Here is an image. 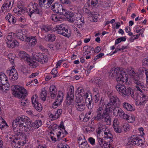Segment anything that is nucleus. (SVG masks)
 <instances>
[{"label":"nucleus","mask_w":148,"mask_h":148,"mask_svg":"<svg viewBox=\"0 0 148 148\" xmlns=\"http://www.w3.org/2000/svg\"><path fill=\"white\" fill-rule=\"evenodd\" d=\"M10 84H9L8 82H4V84L1 83L0 85V92H6V90H9Z\"/></svg>","instance_id":"5701e85b"},{"label":"nucleus","mask_w":148,"mask_h":148,"mask_svg":"<svg viewBox=\"0 0 148 148\" xmlns=\"http://www.w3.org/2000/svg\"><path fill=\"white\" fill-rule=\"evenodd\" d=\"M83 10L84 13L89 14L90 16H92L94 15L93 13L92 12H91L88 8H86L85 6L83 7Z\"/></svg>","instance_id":"c9c22d12"},{"label":"nucleus","mask_w":148,"mask_h":148,"mask_svg":"<svg viewBox=\"0 0 148 148\" xmlns=\"http://www.w3.org/2000/svg\"><path fill=\"white\" fill-rule=\"evenodd\" d=\"M85 102L86 106L88 109L93 108V102L92 97L90 96L85 99Z\"/></svg>","instance_id":"b1692460"},{"label":"nucleus","mask_w":148,"mask_h":148,"mask_svg":"<svg viewBox=\"0 0 148 148\" xmlns=\"http://www.w3.org/2000/svg\"><path fill=\"white\" fill-rule=\"evenodd\" d=\"M43 6H40L39 4L34 3L31 5V7L29 9L28 15L31 17L33 14H37L38 16H41L44 13V12L41 7Z\"/></svg>","instance_id":"423d86ee"},{"label":"nucleus","mask_w":148,"mask_h":148,"mask_svg":"<svg viewBox=\"0 0 148 148\" xmlns=\"http://www.w3.org/2000/svg\"><path fill=\"white\" fill-rule=\"evenodd\" d=\"M110 101L107 104L109 111H112L113 108L117 106V103L119 102V99L116 95L110 96Z\"/></svg>","instance_id":"9d476101"},{"label":"nucleus","mask_w":148,"mask_h":148,"mask_svg":"<svg viewBox=\"0 0 148 148\" xmlns=\"http://www.w3.org/2000/svg\"><path fill=\"white\" fill-rule=\"evenodd\" d=\"M84 18L82 16H79V18H77L75 24L77 25V26L79 28H81L82 27L84 23Z\"/></svg>","instance_id":"393cba45"},{"label":"nucleus","mask_w":148,"mask_h":148,"mask_svg":"<svg viewBox=\"0 0 148 148\" xmlns=\"http://www.w3.org/2000/svg\"><path fill=\"white\" fill-rule=\"evenodd\" d=\"M104 55V53H100L96 56L93 60L94 61H96L99 58H101Z\"/></svg>","instance_id":"338daca9"},{"label":"nucleus","mask_w":148,"mask_h":148,"mask_svg":"<svg viewBox=\"0 0 148 148\" xmlns=\"http://www.w3.org/2000/svg\"><path fill=\"white\" fill-rule=\"evenodd\" d=\"M104 138H105L110 139L109 143H111L113 141V136L111 133V132L109 130H107V131L104 133Z\"/></svg>","instance_id":"bb28decb"},{"label":"nucleus","mask_w":148,"mask_h":148,"mask_svg":"<svg viewBox=\"0 0 148 148\" xmlns=\"http://www.w3.org/2000/svg\"><path fill=\"white\" fill-rule=\"evenodd\" d=\"M74 98V92H68L67 94L66 103L67 105H70L73 101Z\"/></svg>","instance_id":"aec40b11"},{"label":"nucleus","mask_w":148,"mask_h":148,"mask_svg":"<svg viewBox=\"0 0 148 148\" xmlns=\"http://www.w3.org/2000/svg\"><path fill=\"white\" fill-rule=\"evenodd\" d=\"M147 97L144 94H142L140 96V98L136 101V103L137 106L142 105H144L146 102Z\"/></svg>","instance_id":"a211bd4d"},{"label":"nucleus","mask_w":148,"mask_h":148,"mask_svg":"<svg viewBox=\"0 0 148 148\" xmlns=\"http://www.w3.org/2000/svg\"><path fill=\"white\" fill-rule=\"evenodd\" d=\"M140 34L132 36L130 38V42H132L134 40L138 38Z\"/></svg>","instance_id":"4d7b16f0"},{"label":"nucleus","mask_w":148,"mask_h":148,"mask_svg":"<svg viewBox=\"0 0 148 148\" xmlns=\"http://www.w3.org/2000/svg\"><path fill=\"white\" fill-rule=\"evenodd\" d=\"M12 142V145L16 148L20 147L22 143L20 140H18V139L16 138L15 139L13 140Z\"/></svg>","instance_id":"473e14b6"},{"label":"nucleus","mask_w":148,"mask_h":148,"mask_svg":"<svg viewBox=\"0 0 148 148\" xmlns=\"http://www.w3.org/2000/svg\"><path fill=\"white\" fill-rule=\"evenodd\" d=\"M19 56L21 59L26 60L27 64L32 68H35L36 67L37 64L36 62L32 60L29 55L25 51H21L19 54Z\"/></svg>","instance_id":"0eeeda50"},{"label":"nucleus","mask_w":148,"mask_h":148,"mask_svg":"<svg viewBox=\"0 0 148 148\" xmlns=\"http://www.w3.org/2000/svg\"><path fill=\"white\" fill-rule=\"evenodd\" d=\"M57 148H69V147L67 145H65L62 144H59L58 145Z\"/></svg>","instance_id":"864d4df0"},{"label":"nucleus","mask_w":148,"mask_h":148,"mask_svg":"<svg viewBox=\"0 0 148 148\" xmlns=\"http://www.w3.org/2000/svg\"><path fill=\"white\" fill-rule=\"evenodd\" d=\"M51 19L55 22H56L58 21H59V18L56 15V14H52L51 16Z\"/></svg>","instance_id":"680f3d73"},{"label":"nucleus","mask_w":148,"mask_h":148,"mask_svg":"<svg viewBox=\"0 0 148 148\" xmlns=\"http://www.w3.org/2000/svg\"><path fill=\"white\" fill-rule=\"evenodd\" d=\"M47 38L49 41H53L55 39L56 36L53 34H49L47 36Z\"/></svg>","instance_id":"a18cd8bd"},{"label":"nucleus","mask_w":148,"mask_h":148,"mask_svg":"<svg viewBox=\"0 0 148 148\" xmlns=\"http://www.w3.org/2000/svg\"><path fill=\"white\" fill-rule=\"evenodd\" d=\"M119 110H118V115H116L117 116H119L122 117V115L124 114V111L120 108H119Z\"/></svg>","instance_id":"13d9d810"},{"label":"nucleus","mask_w":148,"mask_h":148,"mask_svg":"<svg viewBox=\"0 0 148 148\" xmlns=\"http://www.w3.org/2000/svg\"><path fill=\"white\" fill-rule=\"evenodd\" d=\"M8 82V78L3 72H0V85L1 84H4V82Z\"/></svg>","instance_id":"c85d7f7f"},{"label":"nucleus","mask_w":148,"mask_h":148,"mask_svg":"<svg viewBox=\"0 0 148 148\" xmlns=\"http://www.w3.org/2000/svg\"><path fill=\"white\" fill-rule=\"evenodd\" d=\"M24 29L19 30L16 32V35L17 37L22 41H25L27 35L25 33Z\"/></svg>","instance_id":"4468645a"},{"label":"nucleus","mask_w":148,"mask_h":148,"mask_svg":"<svg viewBox=\"0 0 148 148\" xmlns=\"http://www.w3.org/2000/svg\"><path fill=\"white\" fill-rule=\"evenodd\" d=\"M35 38L36 36L32 37L29 36L28 37L27 36L25 40V41L29 42V44L31 45L32 47H33L36 42V40Z\"/></svg>","instance_id":"4be33fe9"},{"label":"nucleus","mask_w":148,"mask_h":148,"mask_svg":"<svg viewBox=\"0 0 148 148\" xmlns=\"http://www.w3.org/2000/svg\"><path fill=\"white\" fill-rule=\"evenodd\" d=\"M30 121V119L26 116H20L13 121L12 123V127L15 128L19 125L25 128L29 129Z\"/></svg>","instance_id":"7ed1b4c3"},{"label":"nucleus","mask_w":148,"mask_h":148,"mask_svg":"<svg viewBox=\"0 0 148 148\" xmlns=\"http://www.w3.org/2000/svg\"><path fill=\"white\" fill-rule=\"evenodd\" d=\"M79 95V96H81L82 97H84V98L86 99V98H88L89 96H88V93L86 92L85 93L84 90V91H83L80 93Z\"/></svg>","instance_id":"09e8293b"},{"label":"nucleus","mask_w":148,"mask_h":148,"mask_svg":"<svg viewBox=\"0 0 148 148\" xmlns=\"http://www.w3.org/2000/svg\"><path fill=\"white\" fill-rule=\"evenodd\" d=\"M15 56L14 54L12 53H10L8 55V58L12 64L14 63V61L15 58Z\"/></svg>","instance_id":"a19ab883"},{"label":"nucleus","mask_w":148,"mask_h":148,"mask_svg":"<svg viewBox=\"0 0 148 148\" xmlns=\"http://www.w3.org/2000/svg\"><path fill=\"white\" fill-rule=\"evenodd\" d=\"M47 96V91L45 90H42L40 93V97L42 100L45 101Z\"/></svg>","instance_id":"f704fd0d"},{"label":"nucleus","mask_w":148,"mask_h":148,"mask_svg":"<svg viewBox=\"0 0 148 148\" xmlns=\"http://www.w3.org/2000/svg\"><path fill=\"white\" fill-rule=\"evenodd\" d=\"M30 124L29 129L32 127L35 129H37L42 125V122L40 120H36L34 122H32L30 121Z\"/></svg>","instance_id":"6ab92c4d"},{"label":"nucleus","mask_w":148,"mask_h":148,"mask_svg":"<svg viewBox=\"0 0 148 148\" xmlns=\"http://www.w3.org/2000/svg\"><path fill=\"white\" fill-rule=\"evenodd\" d=\"M14 88V89H12L13 95L18 98L23 99L21 102V105L23 106L28 105V103L27 100L24 99L27 95L26 89L19 86H15Z\"/></svg>","instance_id":"f03ea898"},{"label":"nucleus","mask_w":148,"mask_h":148,"mask_svg":"<svg viewBox=\"0 0 148 148\" xmlns=\"http://www.w3.org/2000/svg\"><path fill=\"white\" fill-rule=\"evenodd\" d=\"M79 17L77 14H75L72 17L70 18L69 21L71 22L74 23L75 24L77 21V18H79Z\"/></svg>","instance_id":"ea45409f"},{"label":"nucleus","mask_w":148,"mask_h":148,"mask_svg":"<svg viewBox=\"0 0 148 148\" xmlns=\"http://www.w3.org/2000/svg\"><path fill=\"white\" fill-rule=\"evenodd\" d=\"M98 3L97 0H88V4L89 6H95Z\"/></svg>","instance_id":"4c0bfd02"},{"label":"nucleus","mask_w":148,"mask_h":148,"mask_svg":"<svg viewBox=\"0 0 148 148\" xmlns=\"http://www.w3.org/2000/svg\"><path fill=\"white\" fill-rule=\"evenodd\" d=\"M6 43L8 46L12 48L15 47L16 46H18V42L15 40H12L11 42H6Z\"/></svg>","instance_id":"2f4dec72"},{"label":"nucleus","mask_w":148,"mask_h":148,"mask_svg":"<svg viewBox=\"0 0 148 148\" xmlns=\"http://www.w3.org/2000/svg\"><path fill=\"white\" fill-rule=\"evenodd\" d=\"M33 59L42 64L47 62L48 60L47 56L45 53H36L34 56Z\"/></svg>","instance_id":"9b49d317"},{"label":"nucleus","mask_w":148,"mask_h":148,"mask_svg":"<svg viewBox=\"0 0 148 148\" xmlns=\"http://www.w3.org/2000/svg\"><path fill=\"white\" fill-rule=\"evenodd\" d=\"M13 127L14 134L18 136L22 135L24 133L23 131L26 129V128H25L19 125L17 126V127L15 128H14Z\"/></svg>","instance_id":"f3484780"},{"label":"nucleus","mask_w":148,"mask_h":148,"mask_svg":"<svg viewBox=\"0 0 148 148\" xmlns=\"http://www.w3.org/2000/svg\"><path fill=\"white\" fill-rule=\"evenodd\" d=\"M110 75L112 78H115L117 82L123 84L125 82L126 84L129 85V82L128 80V76L125 72L121 70L120 68H113L110 71ZM120 84L119 83L116 86L115 88L117 90L119 91L120 95L124 97L127 96L128 98L129 95L128 93L129 91V87L127 86V88L124 85Z\"/></svg>","instance_id":"f257e3e1"},{"label":"nucleus","mask_w":148,"mask_h":148,"mask_svg":"<svg viewBox=\"0 0 148 148\" xmlns=\"http://www.w3.org/2000/svg\"><path fill=\"white\" fill-rule=\"evenodd\" d=\"M51 8L54 12L56 13H58L60 15H62L66 14L64 10L62 5L59 3L55 2L53 3L51 6Z\"/></svg>","instance_id":"1a4fd4ad"},{"label":"nucleus","mask_w":148,"mask_h":148,"mask_svg":"<svg viewBox=\"0 0 148 148\" xmlns=\"http://www.w3.org/2000/svg\"><path fill=\"white\" fill-rule=\"evenodd\" d=\"M85 103L84 102H82L81 103L76 104V107L77 110L80 112L83 111L86 108Z\"/></svg>","instance_id":"cd10ccee"},{"label":"nucleus","mask_w":148,"mask_h":148,"mask_svg":"<svg viewBox=\"0 0 148 148\" xmlns=\"http://www.w3.org/2000/svg\"><path fill=\"white\" fill-rule=\"evenodd\" d=\"M130 104L124 102L123 104V108L127 111H130Z\"/></svg>","instance_id":"6e6d98bb"},{"label":"nucleus","mask_w":148,"mask_h":148,"mask_svg":"<svg viewBox=\"0 0 148 148\" xmlns=\"http://www.w3.org/2000/svg\"><path fill=\"white\" fill-rule=\"evenodd\" d=\"M139 136L133 135L131 137L130 140H131V142L130 143V145H132L134 146H138L140 145V141L141 139L140 138Z\"/></svg>","instance_id":"2eb2a0df"},{"label":"nucleus","mask_w":148,"mask_h":148,"mask_svg":"<svg viewBox=\"0 0 148 148\" xmlns=\"http://www.w3.org/2000/svg\"><path fill=\"white\" fill-rule=\"evenodd\" d=\"M58 73L57 70L56 69H53L51 71V74L53 75V77L55 78L56 76V74Z\"/></svg>","instance_id":"69168bd1"},{"label":"nucleus","mask_w":148,"mask_h":148,"mask_svg":"<svg viewBox=\"0 0 148 148\" xmlns=\"http://www.w3.org/2000/svg\"><path fill=\"white\" fill-rule=\"evenodd\" d=\"M54 0H39V5L43 6L44 4L45 8H49Z\"/></svg>","instance_id":"dca6fc26"},{"label":"nucleus","mask_w":148,"mask_h":148,"mask_svg":"<svg viewBox=\"0 0 148 148\" xmlns=\"http://www.w3.org/2000/svg\"><path fill=\"white\" fill-rule=\"evenodd\" d=\"M130 78L136 84V87L137 90L142 92L143 90L141 89L144 87L143 83L140 81V78L138 73L132 68L130 69Z\"/></svg>","instance_id":"20e7f679"},{"label":"nucleus","mask_w":148,"mask_h":148,"mask_svg":"<svg viewBox=\"0 0 148 148\" xmlns=\"http://www.w3.org/2000/svg\"><path fill=\"white\" fill-rule=\"evenodd\" d=\"M123 130L125 132H129L130 130V125L128 123H124L123 126Z\"/></svg>","instance_id":"58836bf2"},{"label":"nucleus","mask_w":148,"mask_h":148,"mask_svg":"<svg viewBox=\"0 0 148 148\" xmlns=\"http://www.w3.org/2000/svg\"><path fill=\"white\" fill-rule=\"evenodd\" d=\"M115 131L117 133H120L121 132V129L119 127L117 126H113Z\"/></svg>","instance_id":"052dcab7"},{"label":"nucleus","mask_w":148,"mask_h":148,"mask_svg":"<svg viewBox=\"0 0 148 148\" xmlns=\"http://www.w3.org/2000/svg\"><path fill=\"white\" fill-rule=\"evenodd\" d=\"M142 65L146 67L148 66V58L143 60L142 61Z\"/></svg>","instance_id":"5fc2aeb1"},{"label":"nucleus","mask_w":148,"mask_h":148,"mask_svg":"<svg viewBox=\"0 0 148 148\" xmlns=\"http://www.w3.org/2000/svg\"><path fill=\"white\" fill-rule=\"evenodd\" d=\"M98 144L100 145L101 147H103V141L102 138H98Z\"/></svg>","instance_id":"bf43d9fd"},{"label":"nucleus","mask_w":148,"mask_h":148,"mask_svg":"<svg viewBox=\"0 0 148 148\" xmlns=\"http://www.w3.org/2000/svg\"><path fill=\"white\" fill-rule=\"evenodd\" d=\"M98 126L99 127L96 131L97 134L99 135L102 131L105 132L107 129V127L105 125L99 124Z\"/></svg>","instance_id":"c756f323"},{"label":"nucleus","mask_w":148,"mask_h":148,"mask_svg":"<svg viewBox=\"0 0 148 148\" xmlns=\"http://www.w3.org/2000/svg\"><path fill=\"white\" fill-rule=\"evenodd\" d=\"M92 83L98 87H99L101 83V79L99 77L94 78L92 80Z\"/></svg>","instance_id":"7c9ffc66"},{"label":"nucleus","mask_w":148,"mask_h":148,"mask_svg":"<svg viewBox=\"0 0 148 148\" xmlns=\"http://www.w3.org/2000/svg\"><path fill=\"white\" fill-rule=\"evenodd\" d=\"M96 115L94 117V120L97 121H100L103 119V113H96Z\"/></svg>","instance_id":"e433bc0d"},{"label":"nucleus","mask_w":148,"mask_h":148,"mask_svg":"<svg viewBox=\"0 0 148 148\" xmlns=\"http://www.w3.org/2000/svg\"><path fill=\"white\" fill-rule=\"evenodd\" d=\"M17 72L16 69L14 68H12L11 70H8L7 71V73L8 74L9 76H10L11 75H12L13 74V73L16 72Z\"/></svg>","instance_id":"603ef678"},{"label":"nucleus","mask_w":148,"mask_h":148,"mask_svg":"<svg viewBox=\"0 0 148 148\" xmlns=\"http://www.w3.org/2000/svg\"><path fill=\"white\" fill-rule=\"evenodd\" d=\"M5 18L6 20H8L10 24L14 25L16 24V19H15V17L12 14L8 13L5 17Z\"/></svg>","instance_id":"412c9836"},{"label":"nucleus","mask_w":148,"mask_h":148,"mask_svg":"<svg viewBox=\"0 0 148 148\" xmlns=\"http://www.w3.org/2000/svg\"><path fill=\"white\" fill-rule=\"evenodd\" d=\"M9 78L11 80L14 81L17 79L18 78V73L16 72L14 74L10 75L9 76Z\"/></svg>","instance_id":"37998d69"},{"label":"nucleus","mask_w":148,"mask_h":148,"mask_svg":"<svg viewBox=\"0 0 148 148\" xmlns=\"http://www.w3.org/2000/svg\"><path fill=\"white\" fill-rule=\"evenodd\" d=\"M14 2V0H6L4 2L1 8V13L9 12L12 7Z\"/></svg>","instance_id":"6e6552de"},{"label":"nucleus","mask_w":148,"mask_h":148,"mask_svg":"<svg viewBox=\"0 0 148 148\" xmlns=\"http://www.w3.org/2000/svg\"><path fill=\"white\" fill-rule=\"evenodd\" d=\"M53 48L54 49L56 50H57L61 48L60 45L59 43H56L53 45Z\"/></svg>","instance_id":"774afa93"},{"label":"nucleus","mask_w":148,"mask_h":148,"mask_svg":"<svg viewBox=\"0 0 148 148\" xmlns=\"http://www.w3.org/2000/svg\"><path fill=\"white\" fill-rule=\"evenodd\" d=\"M54 31L57 34L68 38L71 36V32L70 30L66 28L64 24L57 25L54 28Z\"/></svg>","instance_id":"39448f33"},{"label":"nucleus","mask_w":148,"mask_h":148,"mask_svg":"<svg viewBox=\"0 0 148 148\" xmlns=\"http://www.w3.org/2000/svg\"><path fill=\"white\" fill-rule=\"evenodd\" d=\"M109 111L108 108L106 109V111L103 112V119L105 121L106 124L108 125H110L111 124V119L109 116L108 111Z\"/></svg>","instance_id":"ddd939ff"},{"label":"nucleus","mask_w":148,"mask_h":148,"mask_svg":"<svg viewBox=\"0 0 148 148\" xmlns=\"http://www.w3.org/2000/svg\"><path fill=\"white\" fill-rule=\"evenodd\" d=\"M14 35H15V33H9L6 38V40H7V42H11L12 40H14L12 36H14Z\"/></svg>","instance_id":"c03bdc74"},{"label":"nucleus","mask_w":148,"mask_h":148,"mask_svg":"<svg viewBox=\"0 0 148 148\" xmlns=\"http://www.w3.org/2000/svg\"><path fill=\"white\" fill-rule=\"evenodd\" d=\"M80 142L81 143V144L79 145V147L80 148H90L87 142L84 143L83 144V145L82 144L83 142Z\"/></svg>","instance_id":"3c124183"},{"label":"nucleus","mask_w":148,"mask_h":148,"mask_svg":"<svg viewBox=\"0 0 148 148\" xmlns=\"http://www.w3.org/2000/svg\"><path fill=\"white\" fill-rule=\"evenodd\" d=\"M37 98V95H35L32 97L31 100L35 109L38 112H40L42 110V108L41 104L38 102Z\"/></svg>","instance_id":"f8f14e48"},{"label":"nucleus","mask_w":148,"mask_h":148,"mask_svg":"<svg viewBox=\"0 0 148 148\" xmlns=\"http://www.w3.org/2000/svg\"><path fill=\"white\" fill-rule=\"evenodd\" d=\"M83 98L81 97V96H79L78 97L76 98L75 100L76 104L81 103L82 102H84L83 100Z\"/></svg>","instance_id":"de8ad7c7"},{"label":"nucleus","mask_w":148,"mask_h":148,"mask_svg":"<svg viewBox=\"0 0 148 148\" xmlns=\"http://www.w3.org/2000/svg\"><path fill=\"white\" fill-rule=\"evenodd\" d=\"M65 12V14H62V15L64 16H65L66 17L68 18L69 20V18L72 17L75 14L73 13L72 12H70L69 11H67V10H64Z\"/></svg>","instance_id":"72a5a7b5"},{"label":"nucleus","mask_w":148,"mask_h":148,"mask_svg":"<svg viewBox=\"0 0 148 148\" xmlns=\"http://www.w3.org/2000/svg\"><path fill=\"white\" fill-rule=\"evenodd\" d=\"M64 95L62 91H59L58 94L55 102L58 103V104L60 105L62 103L63 97Z\"/></svg>","instance_id":"a878e982"},{"label":"nucleus","mask_w":148,"mask_h":148,"mask_svg":"<svg viewBox=\"0 0 148 148\" xmlns=\"http://www.w3.org/2000/svg\"><path fill=\"white\" fill-rule=\"evenodd\" d=\"M90 47H91L89 46L86 45L83 48V51L86 53L87 55L91 52L90 49Z\"/></svg>","instance_id":"49530a36"},{"label":"nucleus","mask_w":148,"mask_h":148,"mask_svg":"<svg viewBox=\"0 0 148 148\" xmlns=\"http://www.w3.org/2000/svg\"><path fill=\"white\" fill-rule=\"evenodd\" d=\"M56 87L55 86L52 85L49 88L50 93H56L57 91L56 90Z\"/></svg>","instance_id":"8fccbe9b"},{"label":"nucleus","mask_w":148,"mask_h":148,"mask_svg":"<svg viewBox=\"0 0 148 148\" xmlns=\"http://www.w3.org/2000/svg\"><path fill=\"white\" fill-rule=\"evenodd\" d=\"M113 113L114 115L116 116L118 115V110H119V108L118 107H114L113 108Z\"/></svg>","instance_id":"e2e57ef3"},{"label":"nucleus","mask_w":148,"mask_h":148,"mask_svg":"<svg viewBox=\"0 0 148 148\" xmlns=\"http://www.w3.org/2000/svg\"><path fill=\"white\" fill-rule=\"evenodd\" d=\"M25 10V8L22 5L18 6V11L19 13L23 14Z\"/></svg>","instance_id":"79ce46f5"},{"label":"nucleus","mask_w":148,"mask_h":148,"mask_svg":"<svg viewBox=\"0 0 148 148\" xmlns=\"http://www.w3.org/2000/svg\"><path fill=\"white\" fill-rule=\"evenodd\" d=\"M62 109H58L57 111V113H56V114L55 115V118L57 119L59 117L60 115L62 113Z\"/></svg>","instance_id":"0e129e2a"}]
</instances>
